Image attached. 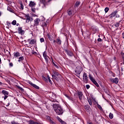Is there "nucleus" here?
Instances as JSON below:
<instances>
[{
  "mask_svg": "<svg viewBox=\"0 0 124 124\" xmlns=\"http://www.w3.org/2000/svg\"><path fill=\"white\" fill-rule=\"evenodd\" d=\"M53 107L57 115H62V114H63L64 111L61 105L59 104H53Z\"/></svg>",
  "mask_w": 124,
  "mask_h": 124,
  "instance_id": "nucleus-1",
  "label": "nucleus"
},
{
  "mask_svg": "<svg viewBox=\"0 0 124 124\" xmlns=\"http://www.w3.org/2000/svg\"><path fill=\"white\" fill-rule=\"evenodd\" d=\"M89 77L91 81H92V82L93 83V84H94L95 86H96V87H97V88H99V85L98 84L97 82H96L95 79L93 78L91 74H89Z\"/></svg>",
  "mask_w": 124,
  "mask_h": 124,
  "instance_id": "nucleus-2",
  "label": "nucleus"
},
{
  "mask_svg": "<svg viewBox=\"0 0 124 124\" xmlns=\"http://www.w3.org/2000/svg\"><path fill=\"white\" fill-rule=\"evenodd\" d=\"M83 71V67H82L81 66H78L76 67V69L75 70V73L78 75H79V74H81V73Z\"/></svg>",
  "mask_w": 124,
  "mask_h": 124,
  "instance_id": "nucleus-3",
  "label": "nucleus"
},
{
  "mask_svg": "<svg viewBox=\"0 0 124 124\" xmlns=\"http://www.w3.org/2000/svg\"><path fill=\"white\" fill-rule=\"evenodd\" d=\"M84 109L86 111V112H88V114H91L92 113V108H91V107L89 105H86L84 107Z\"/></svg>",
  "mask_w": 124,
  "mask_h": 124,
  "instance_id": "nucleus-4",
  "label": "nucleus"
},
{
  "mask_svg": "<svg viewBox=\"0 0 124 124\" xmlns=\"http://www.w3.org/2000/svg\"><path fill=\"white\" fill-rule=\"evenodd\" d=\"M83 82L85 83V84H88V82L89 80L88 79V75L87 73H84L83 75Z\"/></svg>",
  "mask_w": 124,
  "mask_h": 124,
  "instance_id": "nucleus-5",
  "label": "nucleus"
},
{
  "mask_svg": "<svg viewBox=\"0 0 124 124\" xmlns=\"http://www.w3.org/2000/svg\"><path fill=\"white\" fill-rule=\"evenodd\" d=\"M67 13L69 16H72V15H74V14H75V12H74V11H73L71 8L68 9L67 10Z\"/></svg>",
  "mask_w": 124,
  "mask_h": 124,
  "instance_id": "nucleus-6",
  "label": "nucleus"
},
{
  "mask_svg": "<svg viewBox=\"0 0 124 124\" xmlns=\"http://www.w3.org/2000/svg\"><path fill=\"white\" fill-rule=\"evenodd\" d=\"M17 31L18 33L21 34V35H23L25 34V31L22 29V27H18Z\"/></svg>",
  "mask_w": 124,
  "mask_h": 124,
  "instance_id": "nucleus-7",
  "label": "nucleus"
},
{
  "mask_svg": "<svg viewBox=\"0 0 124 124\" xmlns=\"http://www.w3.org/2000/svg\"><path fill=\"white\" fill-rule=\"evenodd\" d=\"M77 94L79 100H82V99H83V92L81 91H78Z\"/></svg>",
  "mask_w": 124,
  "mask_h": 124,
  "instance_id": "nucleus-8",
  "label": "nucleus"
},
{
  "mask_svg": "<svg viewBox=\"0 0 124 124\" xmlns=\"http://www.w3.org/2000/svg\"><path fill=\"white\" fill-rule=\"evenodd\" d=\"M118 14V11H115L114 12H112L109 16L108 17H109V18L110 19H112V18H113V17H115V16H116V15H117V14Z\"/></svg>",
  "mask_w": 124,
  "mask_h": 124,
  "instance_id": "nucleus-9",
  "label": "nucleus"
},
{
  "mask_svg": "<svg viewBox=\"0 0 124 124\" xmlns=\"http://www.w3.org/2000/svg\"><path fill=\"white\" fill-rule=\"evenodd\" d=\"M111 82L114 83L115 84H118L119 83V78H110Z\"/></svg>",
  "mask_w": 124,
  "mask_h": 124,
  "instance_id": "nucleus-10",
  "label": "nucleus"
},
{
  "mask_svg": "<svg viewBox=\"0 0 124 124\" xmlns=\"http://www.w3.org/2000/svg\"><path fill=\"white\" fill-rule=\"evenodd\" d=\"M39 22H40V19L39 18H36L34 20V27H35L36 26H38L39 25Z\"/></svg>",
  "mask_w": 124,
  "mask_h": 124,
  "instance_id": "nucleus-11",
  "label": "nucleus"
},
{
  "mask_svg": "<svg viewBox=\"0 0 124 124\" xmlns=\"http://www.w3.org/2000/svg\"><path fill=\"white\" fill-rule=\"evenodd\" d=\"M64 51L65 53L69 56V57H72L73 56V53L72 52L67 50V49H64Z\"/></svg>",
  "mask_w": 124,
  "mask_h": 124,
  "instance_id": "nucleus-12",
  "label": "nucleus"
},
{
  "mask_svg": "<svg viewBox=\"0 0 124 124\" xmlns=\"http://www.w3.org/2000/svg\"><path fill=\"white\" fill-rule=\"evenodd\" d=\"M30 85L33 87V88H34V89H36V90H39L40 88L38 86L36 85L35 84L32 83L31 82H29Z\"/></svg>",
  "mask_w": 124,
  "mask_h": 124,
  "instance_id": "nucleus-13",
  "label": "nucleus"
},
{
  "mask_svg": "<svg viewBox=\"0 0 124 124\" xmlns=\"http://www.w3.org/2000/svg\"><path fill=\"white\" fill-rule=\"evenodd\" d=\"M29 5L30 6V7L32 8V7H34V6H35V5H36V4L32 1H31L30 2Z\"/></svg>",
  "mask_w": 124,
  "mask_h": 124,
  "instance_id": "nucleus-14",
  "label": "nucleus"
},
{
  "mask_svg": "<svg viewBox=\"0 0 124 124\" xmlns=\"http://www.w3.org/2000/svg\"><path fill=\"white\" fill-rule=\"evenodd\" d=\"M20 56L21 54H20L19 52L14 53V56L15 57V58H19V57H20Z\"/></svg>",
  "mask_w": 124,
  "mask_h": 124,
  "instance_id": "nucleus-15",
  "label": "nucleus"
},
{
  "mask_svg": "<svg viewBox=\"0 0 124 124\" xmlns=\"http://www.w3.org/2000/svg\"><path fill=\"white\" fill-rule=\"evenodd\" d=\"M29 44L31 45H33V44H36V40L34 39H31L30 42H29Z\"/></svg>",
  "mask_w": 124,
  "mask_h": 124,
  "instance_id": "nucleus-16",
  "label": "nucleus"
},
{
  "mask_svg": "<svg viewBox=\"0 0 124 124\" xmlns=\"http://www.w3.org/2000/svg\"><path fill=\"white\" fill-rule=\"evenodd\" d=\"M47 36L49 40H50V41L54 40V37L53 36H52L51 35H50V34L47 33Z\"/></svg>",
  "mask_w": 124,
  "mask_h": 124,
  "instance_id": "nucleus-17",
  "label": "nucleus"
},
{
  "mask_svg": "<svg viewBox=\"0 0 124 124\" xmlns=\"http://www.w3.org/2000/svg\"><path fill=\"white\" fill-rule=\"evenodd\" d=\"M2 93H3V94L4 95H8V94H9V93L5 90H2Z\"/></svg>",
  "mask_w": 124,
  "mask_h": 124,
  "instance_id": "nucleus-18",
  "label": "nucleus"
},
{
  "mask_svg": "<svg viewBox=\"0 0 124 124\" xmlns=\"http://www.w3.org/2000/svg\"><path fill=\"white\" fill-rule=\"evenodd\" d=\"M91 29H92V31H97L98 30V29H96V27H95V26H92Z\"/></svg>",
  "mask_w": 124,
  "mask_h": 124,
  "instance_id": "nucleus-19",
  "label": "nucleus"
},
{
  "mask_svg": "<svg viewBox=\"0 0 124 124\" xmlns=\"http://www.w3.org/2000/svg\"><path fill=\"white\" fill-rule=\"evenodd\" d=\"M56 43H57V44H58V45H62V41L60 38L57 39Z\"/></svg>",
  "mask_w": 124,
  "mask_h": 124,
  "instance_id": "nucleus-20",
  "label": "nucleus"
},
{
  "mask_svg": "<svg viewBox=\"0 0 124 124\" xmlns=\"http://www.w3.org/2000/svg\"><path fill=\"white\" fill-rule=\"evenodd\" d=\"M53 73L54 75H55V76H58V77L61 76V75L58 72L53 71Z\"/></svg>",
  "mask_w": 124,
  "mask_h": 124,
  "instance_id": "nucleus-21",
  "label": "nucleus"
},
{
  "mask_svg": "<svg viewBox=\"0 0 124 124\" xmlns=\"http://www.w3.org/2000/svg\"><path fill=\"white\" fill-rule=\"evenodd\" d=\"M25 17L27 18L26 20L28 21V22L29 23V22L31 21V17L29 16V15H26Z\"/></svg>",
  "mask_w": 124,
  "mask_h": 124,
  "instance_id": "nucleus-22",
  "label": "nucleus"
},
{
  "mask_svg": "<svg viewBox=\"0 0 124 124\" xmlns=\"http://www.w3.org/2000/svg\"><path fill=\"white\" fill-rule=\"evenodd\" d=\"M120 23H121V21L119 22H117L115 24L113 25L116 28H119L120 27Z\"/></svg>",
  "mask_w": 124,
  "mask_h": 124,
  "instance_id": "nucleus-23",
  "label": "nucleus"
},
{
  "mask_svg": "<svg viewBox=\"0 0 124 124\" xmlns=\"http://www.w3.org/2000/svg\"><path fill=\"white\" fill-rule=\"evenodd\" d=\"M16 87L17 88V89H19L20 91H21V92H24V89H23L22 87L18 85H16Z\"/></svg>",
  "mask_w": 124,
  "mask_h": 124,
  "instance_id": "nucleus-24",
  "label": "nucleus"
},
{
  "mask_svg": "<svg viewBox=\"0 0 124 124\" xmlns=\"http://www.w3.org/2000/svg\"><path fill=\"white\" fill-rule=\"evenodd\" d=\"M52 78L56 80V81H58V80H59V78H58V77H57V76H56L55 75H52Z\"/></svg>",
  "mask_w": 124,
  "mask_h": 124,
  "instance_id": "nucleus-25",
  "label": "nucleus"
},
{
  "mask_svg": "<svg viewBox=\"0 0 124 124\" xmlns=\"http://www.w3.org/2000/svg\"><path fill=\"white\" fill-rule=\"evenodd\" d=\"M7 10H8V11H10V12H12L13 13V12H14V11L13 10V9H12L9 7H8Z\"/></svg>",
  "mask_w": 124,
  "mask_h": 124,
  "instance_id": "nucleus-26",
  "label": "nucleus"
},
{
  "mask_svg": "<svg viewBox=\"0 0 124 124\" xmlns=\"http://www.w3.org/2000/svg\"><path fill=\"white\" fill-rule=\"evenodd\" d=\"M41 2L44 4V6H46V0H41Z\"/></svg>",
  "mask_w": 124,
  "mask_h": 124,
  "instance_id": "nucleus-27",
  "label": "nucleus"
},
{
  "mask_svg": "<svg viewBox=\"0 0 124 124\" xmlns=\"http://www.w3.org/2000/svg\"><path fill=\"white\" fill-rule=\"evenodd\" d=\"M109 117L110 119H113V118H114V115L110 112L109 115Z\"/></svg>",
  "mask_w": 124,
  "mask_h": 124,
  "instance_id": "nucleus-28",
  "label": "nucleus"
},
{
  "mask_svg": "<svg viewBox=\"0 0 124 124\" xmlns=\"http://www.w3.org/2000/svg\"><path fill=\"white\" fill-rule=\"evenodd\" d=\"M121 54L122 55V59L123 60V64H124V53H123V52H121Z\"/></svg>",
  "mask_w": 124,
  "mask_h": 124,
  "instance_id": "nucleus-29",
  "label": "nucleus"
},
{
  "mask_svg": "<svg viewBox=\"0 0 124 124\" xmlns=\"http://www.w3.org/2000/svg\"><path fill=\"white\" fill-rule=\"evenodd\" d=\"M43 57H44V58H46V57H48V56H47V52L45 51L43 53Z\"/></svg>",
  "mask_w": 124,
  "mask_h": 124,
  "instance_id": "nucleus-30",
  "label": "nucleus"
},
{
  "mask_svg": "<svg viewBox=\"0 0 124 124\" xmlns=\"http://www.w3.org/2000/svg\"><path fill=\"white\" fill-rule=\"evenodd\" d=\"M75 5L77 7H78V6H79V5H80V2L79 1H77L76 2Z\"/></svg>",
  "mask_w": 124,
  "mask_h": 124,
  "instance_id": "nucleus-31",
  "label": "nucleus"
},
{
  "mask_svg": "<svg viewBox=\"0 0 124 124\" xmlns=\"http://www.w3.org/2000/svg\"><path fill=\"white\" fill-rule=\"evenodd\" d=\"M16 23H17V22L16 21V20H13V21H12V25L15 26V25H16Z\"/></svg>",
  "mask_w": 124,
  "mask_h": 124,
  "instance_id": "nucleus-32",
  "label": "nucleus"
},
{
  "mask_svg": "<svg viewBox=\"0 0 124 124\" xmlns=\"http://www.w3.org/2000/svg\"><path fill=\"white\" fill-rule=\"evenodd\" d=\"M42 26H43V27H47V23H45V22H43V23H42Z\"/></svg>",
  "mask_w": 124,
  "mask_h": 124,
  "instance_id": "nucleus-33",
  "label": "nucleus"
},
{
  "mask_svg": "<svg viewBox=\"0 0 124 124\" xmlns=\"http://www.w3.org/2000/svg\"><path fill=\"white\" fill-rule=\"evenodd\" d=\"M47 79L48 81H49V83L51 84V85H52V81L50 79V77H49V76H47Z\"/></svg>",
  "mask_w": 124,
  "mask_h": 124,
  "instance_id": "nucleus-34",
  "label": "nucleus"
},
{
  "mask_svg": "<svg viewBox=\"0 0 124 124\" xmlns=\"http://www.w3.org/2000/svg\"><path fill=\"white\" fill-rule=\"evenodd\" d=\"M43 79L46 82H48V78H46L45 77H43Z\"/></svg>",
  "mask_w": 124,
  "mask_h": 124,
  "instance_id": "nucleus-35",
  "label": "nucleus"
},
{
  "mask_svg": "<svg viewBox=\"0 0 124 124\" xmlns=\"http://www.w3.org/2000/svg\"><path fill=\"white\" fill-rule=\"evenodd\" d=\"M40 41L41 43H42L43 42H44V41H45V40H44V38H42L40 39Z\"/></svg>",
  "mask_w": 124,
  "mask_h": 124,
  "instance_id": "nucleus-36",
  "label": "nucleus"
},
{
  "mask_svg": "<svg viewBox=\"0 0 124 124\" xmlns=\"http://www.w3.org/2000/svg\"><path fill=\"white\" fill-rule=\"evenodd\" d=\"M97 106L98 107V108H99V109L100 110H102V108L101 107V106L100 105H99L98 104H97Z\"/></svg>",
  "mask_w": 124,
  "mask_h": 124,
  "instance_id": "nucleus-37",
  "label": "nucleus"
},
{
  "mask_svg": "<svg viewBox=\"0 0 124 124\" xmlns=\"http://www.w3.org/2000/svg\"><path fill=\"white\" fill-rule=\"evenodd\" d=\"M35 10H36L35 8H32V7L31 9L32 12H33V13H35Z\"/></svg>",
  "mask_w": 124,
  "mask_h": 124,
  "instance_id": "nucleus-38",
  "label": "nucleus"
},
{
  "mask_svg": "<svg viewBox=\"0 0 124 124\" xmlns=\"http://www.w3.org/2000/svg\"><path fill=\"white\" fill-rule=\"evenodd\" d=\"M105 11L106 13H107V12H108V11H109V8H108V7L105 8Z\"/></svg>",
  "mask_w": 124,
  "mask_h": 124,
  "instance_id": "nucleus-39",
  "label": "nucleus"
},
{
  "mask_svg": "<svg viewBox=\"0 0 124 124\" xmlns=\"http://www.w3.org/2000/svg\"><path fill=\"white\" fill-rule=\"evenodd\" d=\"M57 120L59 121V122H60V123H61L62 120V119H61L59 117L57 116Z\"/></svg>",
  "mask_w": 124,
  "mask_h": 124,
  "instance_id": "nucleus-40",
  "label": "nucleus"
},
{
  "mask_svg": "<svg viewBox=\"0 0 124 124\" xmlns=\"http://www.w3.org/2000/svg\"><path fill=\"white\" fill-rule=\"evenodd\" d=\"M53 65H54V66L55 67H57L58 69H59V68H60V67L59 66H58V65H57V64H55V62H53Z\"/></svg>",
  "mask_w": 124,
  "mask_h": 124,
  "instance_id": "nucleus-41",
  "label": "nucleus"
},
{
  "mask_svg": "<svg viewBox=\"0 0 124 124\" xmlns=\"http://www.w3.org/2000/svg\"><path fill=\"white\" fill-rule=\"evenodd\" d=\"M49 58L48 56H47L46 57H44V59L46 62L48 63V58Z\"/></svg>",
  "mask_w": 124,
  "mask_h": 124,
  "instance_id": "nucleus-42",
  "label": "nucleus"
},
{
  "mask_svg": "<svg viewBox=\"0 0 124 124\" xmlns=\"http://www.w3.org/2000/svg\"><path fill=\"white\" fill-rule=\"evenodd\" d=\"M68 99H69V100H71V101H74V99L71 97H69Z\"/></svg>",
  "mask_w": 124,
  "mask_h": 124,
  "instance_id": "nucleus-43",
  "label": "nucleus"
},
{
  "mask_svg": "<svg viewBox=\"0 0 124 124\" xmlns=\"http://www.w3.org/2000/svg\"><path fill=\"white\" fill-rule=\"evenodd\" d=\"M46 119H47L48 121H50V120H51V117L49 116H46Z\"/></svg>",
  "mask_w": 124,
  "mask_h": 124,
  "instance_id": "nucleus-44",
  "label": "nucleus"
},
{
  "mask_svg": "<svg viewBox=\"0 0 124 124\" xmlns=\"http://www.w3.org/2000/svg\"><path fill=\"white\" fill-rule=\"evenodd\" d=\"M86 88L87 90H89V89H90V88H91V86H90V85H86Z\"/></svg>",
  "mask_w": 124,
  "mask_h": 124,
  "instance_id": "nucleus-45",
  "label": "nucleus"
},
{
  "mask_svg": "<svg viewBox=\"0 0 124 124\" xmlns=\"http://www.w3.org/2000/svg\"><path fill=\"white\" fill-rule=\"evenodd\" d=\"M104 92L106 93H108L109 91L107 90V89H104Z\"/></svg>",
  "mask_w": 124,
  "mask_h": 124,
  "instance_id": "nucleus-46",
  "label": "nucleus"
},
{
  "mask_svg": "<svg viewBox=\"0 0 124 124\" xmlns=\"http://www.w3.org/2000/svg\"><path fill=\"white\" fill-rule=\"evenodd\" d=\"M19 59L20 61H24V57L21 56V57H20L19 58Z\"/></svg>",
  "mask_w": 124,
  "mask_h": 124,
  "instance_id": "nucleus-47",
  "label": "nucleus"
},
{
  "mask_svg": "<svg viewBox=\"0 0 124 124\" xmlns=\"http://www.w3.org/2000/svg\"><path fill=\"white\" fill-rule=\"evenodd\" d=\"M88 102H89L90 105L92 106V100H88Z\"/></svg>",
  "mask_w": 124,
  "mask_h": 124,
  "instance_id": "nucleus-48",
  "label": "nucleus"
},
{
  "mask_svg": "<svg viewBox=\"0 0 124 124\" xmlns=\"http://www.w3.org/2000/svg\"><path fill=\"white\" fill-rule=\"evenodd\" d=\"M97 41H98V42H101V41H102V39H101V38H99L97 39Z\"/></svg>",
  "mask_w": 124,
  "mask_h": 124,
  "instance_id": "nucleus-49",
  "label": "nucleus"
},
{
  "mask_svg": "<svg viewBox=\"0 0 124 124\" xmlns=\"http://www.w3.org/2000/svg\"><path fill=\"white\" fill-rule=\"evenodd\" d=\"M60 123L62 124H66V122H64V121H63L62 120Z\"/></svg>",
  "mask_w": 124,
  "mask_h": 124,
  "instance_id": "nucleus-50",
  "label": "nucleus"
},
{
  "mask_svg": "<svg viewBox=\"0 0 124 124\" xmlns=\"http://www.w3.org/2000/svg\"><path fill=\"white\" fill-rule=\"evenodd\" d=\"M20 5H21V8L22 10H23L24 9V5L22 4V3H21Z\"/></svg>",
  "mask_w": 124,
  "mask_h": 124,
  "instance_id": "nucleus-51",
  "label": "nucleus"
},
{
  "mask_svg": "<svg viewBox=\"0 0 124 124\" xmlns=\"http://www.w3.org/2000/svg\"><path fill=\"white\" fill-rule=\"evenodd\" d=\"M7 95H4V100H5V99H6V98H7V97H8V96Z\"/></svg>",
  "mask_w": 124,
  "mask_h": 124,
  "instance_id": "nucleus-52",
  "label": "nucleus"
},
{
  "mask_svg": "<svg viewBox=\"0 0 124 124\" xmlns=\"http://www.w3.org/2000/svg\"><path fill=\"white\" fill-rule=\"evenodd\" d=\"M9 65H10V66L12 67V66H13V63L12 62H10L9 63Z\"/></svg>",
  "mask_w": 124,
  "mask_h": 124,
  "instance_id": "nucleus-53",
  "label": "nucleus"
},
{
  "mask_svg": "<svg viewBox=\"0 0 124 124\" xmlns=\"http://www.w3.org/2000/svg\"><path fill=\"white\" fill-rule=\"evenodd\" d=\"M53 122H54V121H53L52 120L50 119V120H49V123H50V124H52Z\"/></svg>",
  "mask_w": 124,
  "mask_h": 124,
  "instance_id": "nucleus-54",
  "label": "nucleus"
},
{
  "mask_svg": "<svg viewBox=\"0 0 124 124\" xmlns=\"http://www.w3.org/2000/svg\"><path fill=\"white\" fill-rule=\"evenodd\" d=\"M115 16H116V18H119V17H120V15H117V14H116V15H115Z\"/></svg>",
  "mask_w": 124,
  "mask_h": 124,
  "instance_id": "nucleus-55",
  "label": "nucleus"
},
{
  "mask_svg": "<svg viewBox=\"0 0 124 124\" xmlns=\"http://www.w3.org/2000/svg\"><path fill=\"white\" fill-rule=\"evenodd\" d=\"M65 96H66V97H67L68 99L69 97H70V96H68V95H67L66 94H65Z\"/></svg>",
  "mask_w": 124,
  "mask_h": 124,
  "instance_id": "nucleus-56",
  "label": "nucleus"
},
{
  "mask_svg": "<svg viewBox=\"0 0 124 124\" xmlns=\"http://www.w3.org/2000/svg\"><path fill=\"white\" fill-rule=\"evenodd\" d=\"M32 54L33 55H35V54H36V52H35V51H33V52H32Z\"/></svg>",
  "mask_w": 124,
  "mask_h": 124,
  "instance_id": "nucleus-57",
  "label": "nucleus"
},
{
  "mask_svg": "<svg viewBox=\"0 0 124 124\" xmlns=\"http://www.w3.org/2000/svg\"><path fill=\"white\" fill-rule=\"evenodd\" d=\"M93 121H94V122H95V123H97V121H96V119L93 118Z\"/></svg>",
  "mask_w": 124,
  "mask_h": 124,
  "instance_id": "nucleus-58",
  "label": "nucleus"
},
{
  "mask_svg": "<svg viewBox=\"0 0 124 124\" xmlns=\"http://www.w3.org/2000/svg\"><path fill=\"white\" fill-rule=\"evenodd\" d=\"M6 51L8 52V54H9V55H10V56H11V54H10V52L8 51V50H6Z\"/></svg>",
  "mask_w": 124,
  "mask_h": 124,
  "instance_id": "nucleus-59",
  "label": "nucleus"
},
{
  "mask_svg": "<svg viewBox=\"0 0 124 124\" xmlns=\"http://www.w3.org/2000/svg\"><path fill=\"white\" fill-rule=\"evenodd\" d=\"M7 23L8 25H10V24H11L10 22H8V21L7 22Z\"/></svg>",
  "mask_w": 124,
  "mask_h": 124,
  "instance_id": "nucleus-60",
  "label": "nucleus"
},
{
  "mask_svg": "<svg viewBox=\"0 0 124 124\" xmlns=\"http://www.w3.org/2000/svg\"><path fill=\"white\" fill-rule=\"evenodd\" d=\"M9 105H10V103H8V104H7V105H6V106H7H7H9Z\"/></svg>",
  "mask_w": 124,
  "mask_h": 124,
  "instance_id": "nucleus-61",
  "label": "nucleus"
},
{
  "mask_svg": "<svg viewBox=\"0 0 124 124\" xmlns=\"http://www.w3.org/2000/svg\"><path fill=\"white\" fill-rule=\"evenodd\" d=\"M123 38H124V32L122 33Z\"/></svg>",
  "mask_w": 124,
  "mask_h": 124,
  "instance_id": "nucleus-62",
  "label": "nucleus"
},
{
  "mask_svg": "<svg viewBox=\"0 0 124 124\" xmlns=\"http://www.w3.org/2000/svg\"><path fill=\"white\" fill-rule=\"evenodd\" d=\"M56 42H57V41L54 40H53V43H56Z\"/></svg>",
  "mask_w": 124,
  "mask_h": 124,
  "instance_id": "nucleus-63",
  "label": "nucleus"
},
{
  "mask_svg": "<svg viewBox=\"0 0 124 124\" xmlns=\"http://www.w3.org/2000/svg\"><path fill=\"white\" fill-rule=\"evenodd\" d=\"M52 124H56L55 122H53Z\"/></svg>",
  "mask_w": 124,
  "mask_h": 124,
  "instance_id": "nucleus-64",
  "label": "nucleus"
}]
</instances>
